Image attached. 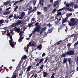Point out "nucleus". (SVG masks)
Returning a JSON list of instances; mask_svg holds the SVG:
<instances>
[{"instance_id": "obj_37", "label": "nucleus", "mask_w": 78, "mask_h": 78, "mask_svg": "<svg viewBox=\"0 0 78 78\" xmlns=\"http://www.w3.org/2000/svg\"><path fill=\"white\" fill-rule=\"evenodd\" d=\"M4 22V20H0L1 27V24L3 23Z\"/></svg>"}, {"instance_id": "obj_7", "label": "nucleus", "mask_w": 78, "mask_h": 78, "mask_svg": "<svg viewBox=\"0 0 78 78\" xmlns=\"http://www.w3.org/2000/svg\"><path fill=\"white\" fill-rule=\"evenodd\" d=\"M10 9H11V6H10L9 8L7 9H6V11H5V12H4V15H8L9 13H10L11 11H8V10Z\"/></svg>"}, {"instance_id": "obj_64", "label": "nucleus", "mask_w": 78, "mask_h": 78, "mask_svg": "<svg viewBox=\"0 0 78 78\" xmlns=\"http://www.w3.org/2000/svg\"><path fill=\"white\" fill-rule=\"evenodd\" d=\"M41 13V12H37V15H39Z\"/></svg>"}, {"instance_id": "obj_59", "label": "nucleus", "mask_w": 78, "mask_h": 78, "mask_svg": "<svg viewBox=\"0 0 78 78\" xmlns=\"http://www.w3.org/2000/svg\"><path fill=\"white\" fill-rule=\"evenodd\" d=\"M32 34H33L32 33H31V34H30L29 35V37H31V36H32Z\"/></svg>"}, {"instance_id": "obj_28", "label": "nucleus", "mask_w": 78, "mask_h": 78, "mask_svg": "<svg viewBox=\"0 0 78 78\" xmlns=\"http://www.w3.org/2000/svg\"><path fill=\"white\" fill-rule=\"evenodd\" d=\"M48 10V9H47V6H46L45 7H44V11L45 12H47Z\"/></svg>"}, {"instance_id": "obj_19", "label": "nucleus", "mask_w": 78, "mask_h": 78, "mask_svg": "<svg viewBox=\"0 0 78 78\" xmlns=\"http://www.w3.org/2000/svg\"><path fill=\"white\" fill-rule=\"evenodd\" d=\"M9 2H9V1H6V2H4V5L5 6H7L8 4L9 3Z\"/></svg>"}, {"instance_id": "obj_17", "label": "nucleus", "mask_w": 78, "mask_h": 78, "mask_svg": "<svg viewBox=\"0 0 78 78\" xmlns=\"http://www.w3.org/2000/svg\"><path fill=\"white\" fill-rule=\"evenodd\" d=\"M43 73H43V76L44 77H46V76H48V73L46 72H43Z\"/></svg>"}, {"instance_id": "obj_24", "label": "nucleus", "mask_w": 78, "mask_h": 78, "mask_svg": "<svg viewBox=\"0 0 78 78\" xmlns=\"http://www.w3.org/2000/svg\"><path fill=\"white\" fill-rule=\"evenodd\" d=\"M71 46V44L70 43H68L67 44L68 48L69 49H71L70 46Z\"/></svg>"}, {"instance_id": "obj_12", "label": "nucleus", "mask_w": 78, "mask_h": 78, "mask_svg": "<svg viewBox=\"0 0 78 78\" xmlns=\"http://www.w3.org/2000/svg\"><path fill=\"white\" fill-rule=\"evenodd\" d=\"M68 60L69 63V64L70 66H71L72 64V62H71V58H68Z\"/></svg>"}, {"instance_id": "obj_61", "label": "nucleus", "mask_w": 78, "mask_h": 78, "mask_svg": "<svg viewBox=\"0 0 78 78\" xmlns=\"http://www.w3.org/2000/svg\"><path fill=\"white\" fill-rule=\"evenodd\" d=\"M22 41V39H19L18 40V41L20 42V43Z\"/></svg>"}, {"instance_id": "obj_26", "label": "nucleus", "mask_w": 78, "mask_h": 78, "mask_svg": "<svg viewBox=\"0 0 78 78\" xmlns=\"http://www.w3.org/2000/svg\"><path fill=\"white\" fill-rule=\"evenodd\" d=\"M46 26L47 27H52V25H51V24H50V23H49L48 24H47Z\"/></svg>"}, {"instance_id": "obj_22", "label": "nucleus", "mask_w": 78, "mask_h": 78, "mask_svg": "<svg viewBox=\"0 0 78 78\" xmlns=\"http://www.w3.org/2000/svg\"><path fill=\"white\" fill-rule=\"evenodd\" d=\"M16 23H13L12 24V25H10V27H16Z\"/></svg>"}, {"instance_id": "obj_55", "label": "nucleus", "mask_w": 78, "mask_h": 78, "mask_svg": "<svg viewBox=\"0 0 78 78\" xmlns=\"http://www.w3.org/2000/svg\"><path fill=\"white\" fill-rule=\"evenodd\" d=\"M31 43H32V42H29V46H31Z\"/></svg>"}, {"instance_id": "obj_45", "label": "nucleus", "mask_w": 78, "mask_h": 78, "mask_svg": "<svg viewBox=\"0 0 78 78\" xmlns=\"http://www.w3.org/2000/svg\"><path fill=\"white\" fill-rule=\"evenodd\" d=\"M2 34H5L6 33V30H5V31H4L3 32L2 31Z\"/></svg>"}, {"instance_id": "obj_25", "label": "nucleus", "mask_w": 78, "mask_h": 78, "mask_svg": "<svg viewBox=\"0 0 78 78\" xmlns=\"http://www.w3.org/2000/svg\"><path fill=\"white\" fill-rule=\"evenodd\" d=\"M21 15L22 16V18H23V17H25V15H26L25 12H21Z\"/></svg>"}, {"instance_id": "obj_41", "label": "nucleus", "mask_w": 78, "mask_h": 78, "mask_svg": "<svg viewBox=\"0 0 78 78\" xmlns=\"http://www.w3.org/2000/svg\"><path fill=\"white\" fill-rule=\"evenodd\" d=\"M46 55V54L45 53H43L42 54V56L41 57V58L43 57L44 56H45Z\"/></svg>"}, {"instance_id": "obj_39", "label": "nucleus", "mask_w": 78, "mask_h": 78, "mask_svg": "<svg viewBox=\"0 0 78 78\" xmlns=\"http://www.w3.org/2000/svg\"><path fill=\"white\" fill-rule=\"evenodd\" d=\"M44 64H42L41 66L40 67V69H43V68L44 67Z\"/></svg>"}, {"instance_id": "obj_29", "label": "nucleus", "mask_w": 78, "mask_h": 78, "mask_svg": "<svg viewBox=\"0 0 78 78\" xmlns=\"http://www.w3.org/2000/svg\"><path fill=\"white\" fill-rule=\"evenodd\" d=\"M14 73H13L12 76V78H16L17 77L16 74H14Z\"/></svg>"}, {"instance_id": "obj_40", "label": "nucleus", "mask_w": 78, "mask_h": 78, "mask_svg": "<svg viewBox=\"0 0 78 78\" xmlns=\"http://www.w3.org/2000/svg\"><path fill=\"white\" fill-rule=\"evenodd\" d=\"M76 64L78 65V57L76 58Z\"/></svg>"}, {"instance_id": "obj_4", "label": "nucleus", "mask_w": 78, "mask_h": 78, "mask_svg": "<svg viewBox=\"0 0 78 78\" xmlns=\"http://www.w3.org/2000/svg\"><path fill=\"white\" fill-rule=\"evenodd\" d=\"M9 43L10 45V46H11L12 48L14 47V46L16 45V42H14L13 39H10V40H9Z\"/></svg>"}, {"instance_id": "obj_54", "label": "nucleus", "mask_w": 78, "mask_h": 78, "mask_svg": "<svg viewBox=\"0 0 78 78\" xmlns=\"http://www.w3.org/2000/svg\"><path fill=\"white\" fill-rule=\"evenodd\" d=\"M16 14H15L14 15V16L13 17H14L15 19H16Z\"/></svg>"}, {"instance_id": "obj_30", "label": "nucleus", "mask_w": 78, "mask_h": 78, "mask_svg": "<svg viewBox=\"0 0 78 78\" xmlns=\"http://www.w3.org/2000/svg\"><path fill=\"white\" fill-rule=\"evenodd\" d=\"M18 7H19L18 5H16V7H15V9H14V11H16V10H17Z\"/></svg>"}, {"instance_id": "obj_46", "label": "nucleus", "mask_w": 78, "mask_h": 78, "mask_svg": "<svg viewBox=\"0 0 78 78\" xmlns=\"http://www.w3.org/2000/svg\"><path fill=\"white\" fill-rule=\"evenodd\" d=\"M78 44V41L76 42V43H75V44H74V46L75 47V46H77V45Z\"/></svg>"}, {"instance_id": "obj_16", "label": "nucleus", "mask_w": 78, "mask_h": 78, "mask_svg": "<svg viewBox=\"0 0 78 78\" xmlns=\"http://www.w3.org/2000/svg\"><path fill=\"white\" fill-rule=\"evenodd\" d=\"M44 0H40L39 1V3L42 5L44 6Z\"/></svg>"}, {"instance_id": "obj_5", "label": "nucleus", "mask_w": 78, "mask_h": 78, "mask_svg": "<svg viewBox=\"0 0 78 78\" xmlns=\"http://www.w3.org/2000/svg\"><path fill=\"white\" fill-rule=\"evenodd\" d=\"M41 30V26L40 25H38L37 26V27L33 30V34L35 33L37 31V32H39Z\"/></svg>"}, {"instance_id": "obj_1", "label": "nucleus", "mask_w": 78, "mask_h": 78, "mask_svg": "<svg viewBox=\"0 0 78 78\" xmlns=\"http://www.w3.org/2000/svg\"><path fill=\"white\" fill-rule=\"evenodd\" d=\"M71 21H68L69 25L71 27V30H72L75 27L74 26L75 25H77L78 24V19H75V18H72L70 20Z\"/></svg>"}, {"instance_id": "obj_53", "label": "nucleus", "mask_w": 78, "mask_h": 78, "mask_svg": "<svg viewBox=\"0 0 78 78\" xmlns=\"http://www.w3.org/2000/svg\"><path fill=\"white\" fill-rule=\"evenodd\" d=\"M35 18L34 17L32 18V19L31 20V22L32 21H35Z\"/></svg>"}, {"instance_id": "obj_14", "label": "nucleus", "mask_w": 78, "mask_h": 78, "mask_svg": "<svg viewBox=\"0 0 78 78\" xmlns=\"http://www.w3.org/2000/svg\"><path fill=\"white\" fill-rule=\"evenodd\" d=\"M72 15V13H70L69 14V13L66 14V15L67 16V17H66L67 20H68V18L70 16H71V15Z\"/></svg>"}, {"instance_id": "obj_57", "label": "nucleus", "mask_w": 78, "mask_h": 78, "mask_svg": "<svg viewBox=\"0 0 78 78\" xmlns=\"http://www.w3.org/2000/svg\"><path fill=\"white\" fill-rule=\"evenodd\" d=\"M29 44H27V49L28 51V49L29 48Z\"/></svg>"}, {"instance_id": "obj_6", "label": "nucleus", "mask_w": 78, "mask_h": 78, "mask_svg": "<svg viewBox=\"0 0 78 78\" xmlns=\"http://www.w3.org/2000/svg\"><path fill=\"white\" fill-rule=\"evenodd\" d=\"M74 36V39H77V37H78L77 34H73L71 35H69L68 37L67 38L68 39H70V38Z\"/></svg>"}, {"instance_id": "obj_33", "label": "nucleus", "mask_w": 78, "mask_h": 78, "mask_svg": "<svg viewBox=\"0 0 78 78\" xmlns=\"http://www.w3.org/2000/svg\"><path fill=\"white\" fill-rule=\"evenodd\" d=\"M60 43H59V42H57V43H55V44H54V46H57V45H59V44H60Z\"/></svg>"}, {"instance_id": "obj_8", "label": "nucleus", "mask_w": 78, "mask_h": 78, "mask_svg": "<svg viewBox=\"0 0 78 78\" xmlns=\"http://www.w3.org/2000/svg\"><path fill=\"white\" fill-rule=\"evenodd\" d=\"M74 4V2H71L70 3H69V4H66V8H67L69 7H72L73 6Z\"/></svg>"}, {"instance_id": "obj_62", "label": "nucleus", "mask_w": 78, "mask_h": 78, "mask_svg": "<svg viewBox=\"0 0 78 78\" xmlns=\"http://www.w3.org/2000/svg\"><path fill=\"white\" fill-rule=\"evenodd\" d=\"M56 9H54V10L52 11V12H55V11H56Z\"/></svg>"}, {"instance_id": "obj_21", "label": "nucleus", "mask_w": 78, "mask_h": 78, "mask_svg": "<svg viewBox=\"0 0 78 78\" xmlns=\"http://www.w3.org/2000/svg\"><path fill=\"white\" fill-rule=\"evenodd\" d=\"M15 30L16 32H17L18 33H19L20 31V28H19L15 29Z\"/></svg>"}, {"instance_id": "obj_49", "label": "nucleus", "mask_w": 78, "mask_h": 78, "mask_svg": "<svg viewBox=\"0 0 78 78\" xmlns=\"http://www.w3.org/2000/svg\"><path fill=\"white\" fill-rule=\"evenodd\" d=\"M36 10H37L36 8V6H35L34 8L33 9V12H34V11H36Z\"/></svg>"}, {"instance_id": "obj_36", "label": "nucleus", "mask_w": 78, "mask_h": 78, "mask_svg": "<svg viewBox=\"0 0 78 78\" xmlns=\"http://www.w3.org/2000/svg\"><path fill=\"white\" fill-rule=\"evenodd\" d=\"M23 31H20V33H19V34L20 36H22V34L23 33Z\"/></svg>"}, {"instance_id": "obj_43", "label": "nucleus", "mask_w": 78, "mask_h": 78, "mask_svg": "<svg viewBox=\"0 0 78 78\" xmlns=\"http://www.w3.org/2000/svg\"><path fill=\"white\" fill-rule=\"evenodd\" d=\"M74 8H75L76 9H77V8H78V5H77L76 4L74 6Z\"/></svg>"}, {"instance_id": "obj_10", "label": "nucleus", "mask_w": 78, "mask_h": 78, "mask_svg": "<svg viewBox=\"0 0 78 78\" xmlns=\"http://www.w3.org/2000/svg\"><path fill=\"white\" fill-rule=\"evenodd\" d=\"M67 21V17H66L64 19H62V24H63L64 23H66Z\"/></svg>"}, {"instance_id": "obj_52", "label": "nucleus", "mask_w": 78, "mask_h": 78, "mask_svg": "<svg viewBox=\"0 0 78 78\" xmlns=\"http://www.w3.org/2000/svg\"><path fill=\"white\" fill-rule=\"evenodd\" d=\"M50 7H51V4L48 5H47V8H50Z\"/></svg>"}, {"instance_id": "obj_63", "label": "nucleus", "mask_w": 78, "mask_h": 78, "mask_svg": "<svg viewBox=\"0 0 78 78\" xmlns=\"http://www.w3.org/2000/svg\"><path fill=\"white\" fill-rule=\"evenodd\" d=\"M62 10H63V8H62V9H59L58 10V11H60Z\"/></svg>"}, {"instance_id": "obj_3", "label": "nucleus", "mask_w": 78, "mask_h": 78, "mask_svg": "<svg viewBox=\"0 0 78 78\" xmlns=\"http://www.w3.org/2000/svg\"><path fill=\"white\" fill-rule=\"evenodd\" d=\"M44 58H41V59H39V62L38 63V61H39V59L38 58H36V59H35V62H36V63H37V64L35 66V67H37V66H39V64H40V63H41L42 62H43V61H44Z\"/></svg>"}, {"instance_id": "obj_32", "label": "nucleus", "mask_w": 78, "mask_h": 78, "mask_svg": "<svg viewBox=\"0 0 78 78\" xmlns=\"http://www.w3.org/2000/svg\"><path fill=\"white\" fill-rule=\"evenodd\" d=\"M32 27V24H31V23H29L28 25L27 26L28 27Z\"/></svg>"}, {"instance_id": "obj_18", "label": "nucleus", "mask_w": 78, "mask_h": 78, "mask_svg": "<svg viewBox=\"0 0 78 78\" xmlns=\"http://www.w3.org/2000/svg\"><path fill=\"white\" fill-rule=\"evenodd\" d=\"M37 48H38L40 51H41L42 48V45L41 44H39V46H37Z\"/></svg>"}, {"instance_id": "obj_56", "label": "nucleus", "mask_w": 78, "mask_h": 78, "mask_svg": "<svg viewBox=\"0 0 78 78\" xmlns=\"http://www.w3.org/2000/svg\"><path fill=\"white\" fill-rule=\"evenodd\" d=\"M33 12V9L31 11H29L28 14H30L31 13Z\"/></svg>"}, {"instance_id": "obj_58", "label": "nucleus", "mask_w": 78, "mask_h": 78, "mask_svg": "<svg viewBox=\"0 0 78 78\" xmlns=\"http://www.w3.org/2000/svg\"><path fill=\"white\" fill-rule=\"evenodd\" d=\"M47 61H48V58H46L45 61H44V63H45V62H47Z\"/></svg>"}, {"instance_id": "obj_44", "label": "nucleus", "mask_w": 78, "mask_h": 78, "mask_svg": "<svg viewBox=\"0 0 78 78\" xmlns=\"http://www.w3.org/2000/svg\"><path fill=\"white\" fill-rule=\"evenodd\" d=\"M58 23H59L58 20L57 21H56L55 22V24L56 25H57V24H58Z\"/></svg>"}, {"instance_id": "obj_9", "label": "nucleus", "mask_w": 78, "mask_h": 78, "mask_svg": "<svg viewBox=\"0 0 78 78\" xmlns=\"http://www.w3.org/2000/svg\"><path fill=\"white\" fill-rule=\"evenodd\" d=\"M46 28L47 27H44L41 29L40 32H39V34L40 35H41L42 34H43V32L45 31Z\"/></svg>"}, {"instance_id": "obj_50", "label": "nucleus", "mask_w": 78, "mask_h": 78, "mask_svg": "<svg viewBox=\"0 0 78 78\" xmlns=\"http://www.w3.org/2000/svg\"><path fill=\"white\" fill-rule=\"evenodd\" d=\"M23 73V72H21L19 74V75L20 76H21L22 75Z\"/></svg>"}, {"instance_id": "obj_34", "label": "nucleus", "mask_w": 78, "mask_h": 78, "mask_svg": "<svg viewBox=\"0 0 78 78\" xmlns=\"http://www.w3.org/2000/svg\"><path fill=\"white\" fill-rule=\"evenodd\" d=\"M10 33L11 35H13L14 34V33L13 32V30H11V31H10Z\"/></svg>"}, {"instance_id": "obj_27", "label": "nucleus", "mask_w": 78, "mask_h": 78, "mask_svg": "<svg viewBox=\"0 0 78 78\" xmlns=\"http://www.w3.org/2000/svg\"><path fill=\"white\" fill-rule=\"evenodd\" d=\"M67 58H64L63 59V62L64 63H66H66H67Z\"/></svg>"}, {"instance_id": "obj_48", "label": "nucleus", "mask_w": 78, "mask_h": 78, "mask_svg": "<svg viewBox=\"0 0 78 78\" xmlns=\"http://www.w3.org/2000/svg\"><path fill=\"white\" fill-rule=\"evenodd\" d=\"M24 38V37H22V35L21 36H20V38L19 39H23Z\"/></svg>"}, {"instance_id": "obj_23", "label": "nucleus", "mask_w": 78, "mask_h": 78, "mask_svg": "<svg viewBox=\"0 0 78 78\" xmlns=\"http://www.w3.org/2000/svg\"><path fill=\"white\" fill-rule=\"evenodd\" d=\"M31 67H32V68H33V67L34 66H33L31 65V66H29L28 67L27 69V70L28 71H29V70H30V68H31Z\"/></svg>"}, {"instance_id": "obj_20", "label": "nucleus", "mask_w": 78, "mask_h": 78, "mask_svg": "<svg viewBox=\"0 0 78 78\" xmlns=\"http://www.w3.org/2000/svg\"><path fill=\"white\" fill-rule=\"evenodd\" d=\"M27 57L26 56V55H24V56L22 57V59L23 60H24L26 59H27Z\"/></svg>"}, {"instance_id": "obj_15", "label": "nucleus", "mask_w": 78, "mask_h": 78, "mask_svg": "<svg viewBox=\"0 0 78 78\" xmlns=\"http://www.w3.org/2000/svg\"><path fill=\"white\" fill-rule=\"evenodd\" d=\"M22 23V21L20 20H18L17 22L16 23V25H19Z\"/></svg>"}, {"instance_id": "obj_35", "label": "nucleus", "mask_w": 78, "mask_h": 78, "mask_svg": "<svg viewBox=\"0 0 78 78\" xmlns=\"http://www.w3.org/2000/svg\"><path fill=\"white\" fill-rule=\"evenodd\" d=\"M66 25V24H62V25H61V28H62L64 27Z\"/></svg>"}, {"instance_id": "obj_31", "label": "nucleus", "mask_w": 78, "mask_h": 78, "mask_svg": "<svg viewBox=\"0 0 78 78\" xmlns=\"http://www.w3.org/2000/svg\"><path fill=\"white\" fill-rule=\"evenodd\" d=\"M58 2H55V3L54 4V7H55L58 4Z\"/></svg>"}, {"instance_id": "obj_13", "label": "nucleus", "mask_w": 78, "mask_h": 78, "mask_svg": "<svg viewBox=\"0 0 78 78\" xmlns=\"http://www.w3.org/2000/svg\"><path fill=\"white\" fill-rule=\"evenodd\" d=\"M66 10H67V11H69L70 12H71L72 11H73V9H72V8H66Z\"/></svg>"}, {"instance_id": "obj_38", "label": "nucleus", "mask_w": 78, "mask_h": 78, "mask_svg": "<svg viewBox=\"0 0 78 78\" xmlns=\"http://www.w3.org/2000/svg\"><path fill=\"white\" fill-rule=\"evenodd\" d=\"M61 12H58V13H57V16H59L60 15H61Z\"/></svg>"}, {"instance_id": "obj_11", "label": "nucleus", "mask_w": 78, "mask_h": 78, "mask_svg": "<svg viewBox=\"0 0 78 78\" xmlns=\"http://www.w3.org/2000/svg\"><path fill=\"white\" fill-rule=\"evenodd\" d=\"M24 1V0H20V1H16L15 3H14L13 5H15L16 4L18 3H20V2H22V1Z\"/></svg>"}, {"instance_id": "obj_42", "label": "nucleus", "mask_w": 78, "mask_h": 78, "mask_svg": "<svg viewBox=\"0 0 78 78\" xmlns=\"http://www.w3.org/2000/svg\"><path fill=\"white\" fill-rule=\"evenodd\" d=\"M24 64H25V62L23 63V64H22V67L23 69H24V68H25V67L24 66Z\"/></svg>"}, {"instance_id": "obj_2", "label": "nucleus", "mask_w": 78, "mask_h": 78, "mask_svg": "<svg viewBox=\"0 0 78 78\" xmlns=\"http://www.w3.org/2000/svg\"><path fill=\"white\" fill-rule=\"evenodd\" d=\"M74 49L73 48L72 49V50H69L66 52H65V54L63 53L61 55V56L63 58H66V56H70L71 55H73L74 53Z\"/></svg>"}, {"instance_id": "obj_60", "label": "nucleus", "mask_w": 78, "mask_h": 78, "mask_svg": "<svg viewBox=\"0 0 78 78\" xmlns=\"http://www.w3.org/2000/svg\"><path fill=\"white\" fill-rule=\"evenodd\" d=\"M46 23H44V24H43V25H42L43 27H44L46 25Z\"/></svg>"}, {"instance_id": "obj_51", "label": "nucleus", "mask_w": 78, "mask_h": 78, "mask_svg": "<svg viewBox=\"0 0 78 78\" xmlns=\"http://www.w3.org/2000/svg\"><path fill=\"white\" fill-rule=\"evenodd\" d=\"M6 34L7 36H9L10 35V33H7V34Z\"/></svg>"}, {"instance_id": "obj_47", "label": "nucleus", "mask_w": 78, "mask_h": 78, "mask_svg": "<svg viewBox=\"0 0 78 78\" xmlns=\"http://www.w3.org/2000/svg\"><path fill=\"white\" fill-rule=\"evenodd\" d=\"M13 15H10V16H9V19H10V18H11L13 17Z\"/></svg>"}]
</instances>
